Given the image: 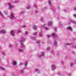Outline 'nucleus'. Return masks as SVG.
<instances>
[{"label":"nucleus","instance_id":"nucleus-1","mask_svg":"<svg viewBox=\"0 0 76 76\" xmlns=\"http://www.w3.org/2000/svg\"><path fill=\"white\" fill-rule=\"evenodd\" d=\"M25 40L23 37H21V40L19 41V42H21V46L18 48V51L21 53H23V50H24V48H25V46L23 45V44L22 43L23 42H25Z\"/></svg>","mask_w":76,"mask_h":76},{"label":"nucleus","instance_id":"nucleus-2","mask_svg":"<svg viewBox=\"0 0 76 76\" xmlns=\"http://www.w3.org/2000/svg\"><path fill=\"white\" fill-rule=\"evenodd\" d=\"M8 17L10 19H13L15 18V15L13 13H11L10 15H8Z\"/></svg>","mask_w":76,"mask_h":76},{"label":"nucleus","instance_id":"nucleus-3","mask_svg":"<svg viewBox=\"0 0 76 76\" xmlns=\"http://www.w3.org/2000/svg\"><path fill=\"white\" fill-rule=\"evenodd\" d=\"M8 6H9L8 8L9 9H13V6L11 5L10 3H8Z\"/></svg>","mask_w":76,"mask_h":76},{"label":"nucleus","instance_id":"nucleus-4","mask_svg":"<svg viewBox=\"0 0 76 76\" xmlns=\"http://www.w3.org/2000/svg\"><path fill=\"white\" fill-rule=\"evenodd\" d=\"M12 64L13 66H16L17 65V62L15 60H13Z\"/></svg>","mask_w":76,"mask_h":76},{"label":"nucleus","instance_id":"nucleus-5","mask_svg":"<svg viewBox=\"0 0 76 76\" xmlns=\"http://www.w3.org/2000/svg\"><path fill=\"white\" fill-rule=\"evenodd\" d=\"M51 69L52 70H55L56 69V66L55 65H52L51 66Z\"/></svg>","mask_w":76,"mask_h":76},{"label":"nucleus","instance_id":"nucleus-6","mask_svg":"<svg viewBox=\"0 0 76 76\" xmlns=\"http://www.w3.org/2000/svg\"><path fill=\"white\" fill-rule=\"evenodd\" d=\"M45 55V53L44 52H42L41 53V55H40L39 56V58H41L42 57H44Z\"/></svg>","mask_w":76,"mask_h":76},{"label":"nucleus","instance_id":"nucleus-7","mask_svg":"<svg viewBox=\"0 0 76 76\" xmlns=\"http://www.w3.org/2000/svg\"><path fill=\"white\" fill-rule=\"evenodd\" d=\"M66 29L67 30H68V31H73L72 28L71 27H67Z\"/></svg>","mask_w":76,"mask_h":76},{"label":"nucleus","instance_id":"nucleus-8","mask_svg":"<svg viewBox=\"0 0 76 76\" xmlns=\"http://www.w3.org/2000/svg\"><path fill=\"white\" fill-rule=\"evenodd\" d=\"M53 22L52 21H49L48 22V25L49 26H52Z\"/></svg>","mask_w":76,"mask_h":76},{"label":"nucleus","instance_id":"nucleus-9","mask_svg":"<svg viewBox=\"0 0 76 76\" xmlns=\"http://www.w3.org/2000/svg\"><path fill=\"white\" fill-rule=\"evenodd\" d=\"M52 36L53 37L55 38H56V37H57V35L55 33H52L51 34Z\"/></svg>","mask_w":76,"mask_h":76},{"label":"nucleus","instance_id":"nucleus-10","mask_svg":"<svg viewBox=\"0 0 76 76\" xmlns=\"http://www.w3.org/2000/svg\"><path fill=\"white\" fill-rule=\"evenodd\" d=\"M11 35L12 37L15 36V33H14V31L12 30L11 31Z\"/></svg>","mask_w":76,"mask_h":76},{"label":"nucleus","instance_id":"nucleus-11","mask_svg":"<svg viewBox=\"0 0 76 76\" xmlns=\"http://www.w3.org/2000/svg\"><path fill=\"white\" fill-rule=\"evenodd\" d=\"M6 31L4 30H1L0 31V34H6Z\"/></svg>","mask_w":76,"mask_h":76},{"label":"nucleus","instance_id":"nucleus-12","mask_svg":"<svg viewBox=\"0 0 76 76\" xmlns=\"http://www.w3.org/2000/svg\"><path fill=\"white\" fill-rule=\"evenodd\" d=\"M33 28L34 29H35V30H37V26H33Z\"/></svg>","mask_w":76,"mask_h":76},{"label":"nucleus","instance_id":"nucleus-13","mask_svg":"<svg viewBox=\"0 0 76 76\" xmlns=\"http://www.w3.org/2000/svg\"><path fill=\"white\" fill-rule=\"evenodd\" d=\"M31 38L32 39H33L34 40H36V37H33L32 36H31Z\"/></svg>","mask_w":76,"mask_h":76},{"label":"nucleus","instance_id":"nucleus-14","mask_svg":"<svg viewBox=\"0 0 76 76\" xmlns=\"http://www.w3.org/2000/svg\"><path fill=\"white\" fill-rule=\"evenodd\" d=\"M70 22L71 23H75V24L76 23V22L73 20H70Z\"/></svg>","mask_w":76,"mask_h":76},{"label":"nucleus","instance_id":"nucleus-15","mask_svg":"<svg viewBox=\"0 0 76 76\" xmlns=\"http://www.w3.org/2000/svg\"><path fill=\"white\" fill-rule=\"evenodd\" d=\"M4 13L5 15H7V14L8 13V12H7V11H5L4 12Z\"/></svg>","mask_w":76,"mask_h":76},{"label":"nucleus","instance_id":"nucleus-16","mask_svg":"<svg viewBox=\"0 0 76 76\" xmlns=\"http://www.w3.org/2000/svg\"><path fill=\"white\" fill-rule=\"evenodd\" d=\"M36 71L38 73H40L39 71V70L38 69H36Z\"/></svg>","mask_w":76,"mask_h":76},{"label":"nucleus","instance_id":"nucleus-17","mask_svg":"<svg viewBox=\"0 0 76 76\" xmlns=\"http://www.w3.org/2000/svg\"><path fill=\"white\" fill-rule=\"evenodd\" d=\"M48 3L50 6H51V1L50 0H49L48 1Z\"/></svg>","mask_w":76,"mask_h":76},{"label":"nucleus","instance_id":"nucleus-18","mask_svg":"<svg viewBox=\"0 0 76 76\" xmlns=\"http://www.w3.org/2000/svg\"><path fill=\"white\" fill-rule=\"evenodd\" d=\"M1 54L3 56H5V53H4L3 52H1Z\"/></svg>","mask_w":76,"mask_h":76},{"label":"nucleus","instance_id":"nucleus-19","mask_svg":"<svg viewBox=\"0 0 76 76\" xmlns=\"http://www.w3.org/2000/svg\"><path fill=\"white\" fill-rule=\"evenodd\" d=\"M57 42L56 41H55L54 43V45H57Z\"/></svg>","mask_w":76,"mask_h":76},{"label":"nucleus","instance_id":"nucleus-20","mask_svg":"<svg viewBox=\"0 0 76 76\" xmlns=\"http://www.w3.org/2000/svg\"><path fill=\"white\" fill-rule=\"evenodd\" d=\"M28 62L26 61L25 63V66H27L28 65Z\"/></svg>","mask_w":76,"mask_h":76},{"label":"nucleus","instance_id":"nucleus-21","mask_svg":"<svg viewBox=\"0 0 76 76\" xmlns=\"http://www.w3.org/2000/svg\"><path fill=\"white\" fill-rule=\"evenodd\" d=\"M30 7H31V6L29 5L27 7V9H29L30 8Z\"/></svg>","mask_w":76,"mask_h":76},{"label":"nucleus","instance_id":"nucleus-22","mask_svg":"<svg viewBox=\"0 0 76 76\" xmlns=\"http://www.w3.org/2000/svg\"><path fill=\"white\" fill-rule=\"evenodd\" d=\"M25 13V12L24 11H22L21 12V14L23 15V14Z\"/></svg>","mask_w":76,"mask_h":76},{"label":"nucleus","instance_id":"nucleus-23","mask_svg":"<svg viewBox=\"0 0 76 76\" xmlns=\"http://www.w3.org/2000/svg\"><path fill=\"white\" fill-rule=\"evenodd\" d=\"M50 48H47V49H46V50L47 51H50Z\"/></svg>","mask_w":76,"mask_h":76},{"label":"nucleus","instance_id":"nucleus-24","mask_svg":"<svg viewBox=\"0 0 76 76\" xmlns=\"http://www.w3.org/2000/svg\"><path fill=\"white\" fill-rule=\"evenodd\" d=\"M50 37V35H47V38H48Z\"/></svg>","mask_w":76,"mask_h":76},{"label":"nucleus","instance_id":"nucleus-25","mask_svg":"<svg viewBox=\"0 0 76 76\" xmlns=\"http://www.w3.org/2000/svg\"><path fill=\"white\" fill-rule=\"evenodd\" d=\"M23 63H20L19 64V66H22V65H23Z\"/></svg>","mask_w":76,"mask_h":76},{"label":"nucleus","instance_id":"nucleus-26","mask_svg":"<svg viewBox=\"0 0 76 76\" xmlns=\"http://www.w3.org/2000/svg\"><path fill=\"white\" fill-rule=\"evenodd\" d=\"M24 71L23 70H21L20 71V73H23Z\"/></svg>","mask_w":76,"mask_h":76},{"label":"nucleus","instance_id":"nucleus-27","mask_svg":"<svg viewBox=\"0 0 76 76\" xmlns=\"http://www.w3.org/2000/svg\"><path fill=\"white\" fill-rule=\"evenodd\" d=\"M43 9H44V10H47V7H44L43 8Z\"/></svg>","mask_w":76,"mask_h":76},{"label":"nucleus","instance_id":"nucleus-28","mask_svg":"<svg viewBox=\"0 0 76 76\" xmlns=\"http://www.w3.org/2000/svg\"><path fill=\"white\" fill-rule=\"evenodd\" d=\"M42 36H43L42 34H39V37H42Z\"/></svg>","mask_w":76,"mask_h":76},{"label":"nucleus","instance_id":"nucleus-29","mask_svg":"<svg viewBox=\"0 0 76 76\" xmlns=\"http://www.w3.org/2000/svg\"><path fill=\"white\" fill-rule=\"evenodd\" d=\"M33 35H37V33L35 32L34 33Z\"/></svg>","mask_w":76,"mask_h":76},{"label":"nucleus","instance_id":"nucleus-30","mask_svg":"<svg viewBox=\"0 0 76 76\" xmlns=\"http://www.w3.org/2000/svg\"><path fill=\"white\" fill-rule=\"evenodd\" d=\"M0 69H1V70H5L4 68H3V67H0Z\"/></svg>","mask_w":76,"mask_h":76},{"label":"nucleus","instance_id":"nucleus-31","mask_svg":"<svg viewBox=\"0 0 76 76\" xmlns=\"http://www.w3.org/2000/svg\"><path fill=\"white\" fill-rule=\"evenodd\" d=\"M0 15H1V16H3V14L1 12H0Z\"/></svg>","mask_w":76,"mask_h":76},{"label":"nucleus","instance_id":"nucleus-32","mask_svg":"<svg viewBox=\"0 0 76 76\" xmlns=\"http://www.w3.org/2000/svg\"><path fill=\"white\" fill-rule=\"evenodd\" d=\"M45 29L46 30H48V28H47V27H45Z\"/></svg>","mask_w":76,"mask_h":76},{"label":"nucleus","instance_id":"nucleus-33","mask_svg":"<svg viewBox=\"0 0 76 76\" xmlns=\"http://www.w3.org/2000/svg\"><path fill=\"white\" fill-rule=\"evenodd\" d=\"M73 63H71L70 65V66H73Z\"/></svg>","mask_w":76,"mask_h":76},{"label":"nucleus","instance_id":"nucleus-34","mask_svg":"<svg viewBox=\"0 0 76 76\" xmlns=\"http://www.w3.org/2000/svg\"><path fill=\"white\" fill-rule=\"evenodd\" d=\"M22 28H26V26L25 25H23L22 26Z\"/></svg>","mask_w":76,"mask_h":76},{"label":"nucleus","instance_id":"nucleus-35","mask_svg":"<svg viewBox=\"0 0 76 76\" xmlns=\"http://www.w3.org/2000/svg\"><path fill=\"white\" fill-rule=\"evenodd\" d=\"M40 41H37V44H39V43H40Z\"/></svg>","mask_w":76,"mask_h":76},{"label":"nucleus","instance_id":"nucleus-36","mask_svg":"<svg viewBox=\"0 0 76 76\" xmlns=\"http://www.w3.org/2000/svg\"><path fill=\"white\" fill-rule=\"evenodd\" d=\"M18 33H20L21 32V31H20V30H18Z\"/></svg>","mask_w":76,"mask_h":76},{"label":"nucleus","instance_id":"nucleus-37","mask_svg":"<svg viewBox=\"0 0 76 76\" xmlns=\"http://www.w3.org/2000/svg\"><path fill=\"white\" fill-rule=\"evenodd\" d=\"M67 75H68V76H71V74L68 73V74H67Z\"/></svg>","mask_w":76,"mask_h":76},{"label":"nucleus","instance_id":"nucleus-38","mask_svg":"<svg viewBox=\"0 0 76 76\" xmlns=\"http://www.w3.org/2000/svg\"><path fill=\"white\" fill-rule=\"evenodd\" d=\"M12 45H9V47H12Z\"/></svg>","mask_w":76,"mask_h":76},{"label":"nucleus","instance_id":"nucleus-39","mask_svg":"<svg viewBox=\"0 0 76 76\" xmlns=\"http://www.w3.org/2000/svg\"><path fill=\"white\" fill-rule=\"evenodd\" d=\"M54 30L55 31V32H56V31H57V28H54Z\"/></svg>","mask_w":76,"mask_h":76},{"label":"nucleus","instance_id":"nucleus-40","mask_svg":"<svg viewBox=\"0 0 76 76\" xmlns=\"http://www.w3.org/2000/svg\"><path fill=\"white\" fill-rule=\"evenodd\" d=\"M66 45H70V43H66Z\"/></svg>","mask_w":76,"mask_h":76},{"label":"nucleus","instance_id":"nucleus-41","mask_svg":"<svg viewBox=\"0 0 76 76\" xmlns=\"http://www.w3.org/2000/svg\"><path fill=\"white\" fill-rule=\"evenodd\" d=\"M58 75H60V72H59L58 73Z\"/></svg>","mask_w":76,"mask_h":76},{"label":"nucleus","instance_id":"nucleus-42","mask_svg":"<svg viewBox=\"0 0 76 76\" xmlns=\"http://www.w3.org/2000/svg\"><path fill=\"white\" fill-rule=\"evenodd\" d=\"M45 26V25H44L43 26H42V28H44Z\"/></svg>","mask_w":76,"mask_h":76},{"label":"nucleus","instance_id":"nucleus-43","mask_svg":"<svg viewBox=\"0 0 76 76\" xmlns=\"http://www.w3.org/2000/svg\"><path fill=\"white\" fill-rule=\"evenodd\" d=\"M58 26H61V23H59L58 24Z\"/></svg>","mask_w":76,"mask_h":76},{"label":"nucleus","instance_id":"nucleus-44","mask_svg":"<svg viewBox=\"0 0 76 76\" xmlns=\"http://www.w3.org/2000/svg\"><path fill=\"white\" fill-rule=\"evenodd\" d=\"M74 17H75V18H76V15L74 14L73 15Z\"/></svg>","mask_w":76,"mask_h":76},{"label":"nucleus","instance_id":"nucleus-45","mask_svg":"<svg viewBox=\"0 0 76 76\" xmlns=\"http://www.w3.org/2000/svg\"><path fill=\"white\" fill-rule=\"evenodd\" d=\"M61 64H64V62L63 61H61Z\"/></svg>","mask_w":76,"mask_h":76},{"label":"nucleus","instance_id":"nucleus-46","mask_svg":"<svg viewBox=\"0 0 76 76\" xmlns=\"http://www.w3.org/2000/svg\"><path fill=\"white\" fill-rule=\"evenodd\" d=\"M28 33L27 32V31H26L25 34L26 35H28Z\"/></svg>","mask_w":76,"mask_h":76},{"label":"nucleus","instance_id":"nucleus-47","mask_svg":"<svg viewBox=\"0 0 76 76\" xmlns=\"http://www.w3.org/2000/svg\"><path fill=\"white\" fill-rule=\"evenodd\" d=\"M34 7H35V8H37V5L35 4V5H34Z\"/></svg>","mask_w":76,"mask_h":76},{"label":"nucleus","instance_id":"nucleus-48","mask_svg":"<svg viewBox=\"0 0 76 76\" xmlns=\"http://www.w3.org/2000/svg\"><path fill=\"white\" fill-rule=\"evenodd\" d=\"M74 10H75V11H76V8H74Z\"/></svg>","mask_w":76,"mask_h":76},{"label":"nucleus","instance_id":"nucleus-49","mask_svg":"<svg viewBox=\"0 0 76 76\" xmlns=\"http://www.w3.org/2000/svg\"><path fill=\"white\" fill-rule=\"evenodd\" d=\"M15 2L16 3H18V1H15Z\"/></svg>","mask_w":76,"mask_h":76},{"label":"nucleus","instance_id":"nucleus-50","mask_svg":"<svg viewBox=\"0 0 76 76\" xmlns=\"http://www.w3.org/2000/svg\"><path fill=\"white\" fill-rule=\"evenodd\" d=\"M64 12H66V10H64Z\"/></svg>","mask_w":76,"mask_h":76},{"label":"nucleus","instance_id":"nucleus-51","mask_svg":"<svg viewBox=\"0 0 76 76\" xmlns=\"http://www.w3.org/2000/svg\"><path fill=\"white\" fill-rule=\"evenodd\" d=\"M15 45H18V43H16Z\"/></svg>","mask_w":76,"mask_h":76},{"label":"nucleus","instance_id":"nucleus-52","mask_svg":"<svg viewBox=\"0 0 76 76\" xmlns=\"http://www.w3.org/2000/svg\"><path fill=\"white\" fill-rule=\"evenodd\" d=\"M35 12H36V13H37L38 12V11H35Z\"/></svg>","mask_w":76,"mask_h":76},{"label":"nucleus","instance_id":"nucleus-53","mask_svg":"<svg viewBox=\"0 0 76 76\" xmlns=\"http://www.w3.org/2000/svg\"><path fill=\"white\" fill-rule=\"evenodd\" d=\"M42 43L43 44H44V42H42Z\"/></svg>","mask_w":76,"mask_h":76},{"label":"nucleus","instance_id":"nucleus-54","mask_svg":"<svg viewBox=\"0 0 76 76\" xmlns=\"http://www.w3.org/2000/svg\"><path fill=\"white\" fill-rule=\"evenodd\" d=\"M74 47H75V48H76V46H75Z\"/></svg>","mask_w":76,"mask_h":76},{"label":"nucleus","instance_id":"nucleus-55","mask_svg":"<svg viewBox=\"0 0 76 76\" xmlns=\"http://www.w3.org/2000/svg\"><path fill=\"white\" fill-rule=\"evenodd\" d=\"M75 63H76V61H75Z\"/></svg>","mask_w":76,"mask_h":76},{"label":"nucleus","instance_id":"nucleus-56","mask_svg":"<svg viewBox=\"0 0 76 76\" xmlns=\"http://www.w3.org/2000/svg\"><path fill=\"white\" fill-rule=\"evenodd\" d=\"M75 41H76V39H75Z\"/></svg>","mask_w":76,"mask_h":76},{"label":"nucleus","instance_id":"nucleus-57","mask_svg":"<svg viewBox=\"0 0 76 76\" xmlns=\"http://www.w3.org/2000/svg\"><path fill=\"white\" fill-rule=\"evenodd\" d=\"M1 46H0V48H1Z\"/></svg>","mask_w":76,"mask_h":76},{"label":"nucleus","instance_id":"nucleus-58","mask_svg":"<svg viewBox=\"0 0 76 76\" xmlns=\"http://www.w3.org/2000/svg\"><path fill=\"white\" fill-rule=\"evenodd\" d=\"M4 76H5V75H4Z\"/></svg>","mask_w":76,"mask_h":76}]
</instances>
